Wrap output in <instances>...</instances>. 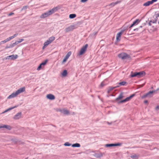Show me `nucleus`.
<instances>
[{"mask_svg":"<svg viewBox=\"0 0 159 159\" xmlns=\"http://www.w3.org/2000/svg\"><path fill=\"white\" fill-rule=\"evenodd\" d=\"M118 56L119 58L122 60L130 59V56L125 52H122L119 54Z\"/></svg>","mask_w":159,"mask_h":159,"instance_id":"2","label":"nucleus"},{"mask_svg":"<svg viewBox=\"0 0 159 159\" xmlns=\"http://www.w3.org/2000/svg\"><path fill=\"white\" fill-rule=\"evenodd\" d=\"M105 84H104V83L103 82H102L101 83L100 86L101 87H103Z\"/></svg>","mask_w":159,"mask_h":159,"instance_id":"40","label":"nucleus"},{"mask_svg":"<svg viewBox=\"0 0 159 159\" xmlns=\"http://www.w3.org/2000/svg\"><path fill=\"white\" fill-rule=\"evenodd\" d=\"M126 84V82H125V81L121 82H120L118 83V84L119 85H124Z\"/></svg>","mask_w":159,"mask_h":159,"instance_id":"33","label":"nucleus"},{"mask_svg":"<svg viewBox=\"0 0 159 159\" xmlns=\"http://www.w3.org/2000/svg\"><path fill=\"white\" fill-rule=\"evenodd\" d=\"M88 0H81V2H87Z\"/></svg>","mask_w":159,"mask_h":159,"instance_id":"41","label":"nucleus"},{"mask_svg":"<svg viewBox=\"0 0 159 159\" xmlns=\"http://www.w3.org/2000/svg\"><path fill=\"white\" fill-rule=\"evenodd\" d=\"M80 144L78 143H76L72 145V147H80Z\"/></svg>","mask_w":159,"mask_h":159,"instance_id":"24","label":"nucleus"},{"mask_svg":"<svg viewBox=\"0 0 159 159\" xmlns=\"http://www.w3.org/2000/svg\"><path fill=\"white\" fill-rule=\"evenodd\" d=\"M43 67V66L40 64V65H39V66L37 68V70H41V68Z\"/></svg>","mask_w":159,"mask_h":159,"instance_id":"36","label":"nucleus"},{"mask_svg":"<svg viewBox=\"0 0 159 159\" xmlns=\"http://www.w3.org/2000/svg\"><path fill=\"white\" fill-rule=\"evenodd\" d=\"M71 52L70 51L69 52H68L67 54L66 55L65 57H66V58H67L68 59L69 58V57L71 55Z\"/></svg>","mask_w":159,"mask_h":159,"instance_id":"30","label":"nucleus"},{"mask_svg":"<svg viewBox=\"0 0 159 159\" xmlns=\"http://www.w3.org/2000/svg\"><path fill=\"white\" fill-rule=\"evenodd\" d=\"M157 0H152L151 1H148L147 2L144 3L143 4V6H148L152 4L155 2H156Z\"/></svg>","mask_w":159,"mask_h":159,"instance_id":"7","label":"nucleus"},{"mask_svg":"<svg viewBox=\"0 0 159 159\" xmlns=\"http://www.w3.org/2000/svg\"><path fill=\"white\" fill-rule=\"evenodd\" d=\"M144 103H148V101L147 100H145L144 101Z\"/></svg>","mask_w":159,"mask_h":159,"instance_id":"49","label":"nucleus"},{"mask_svg":"<svg viewBox=\"0 0 159 159\" xmlns=\"http://www.w3.org/2000/svg\"><path fill=\"white\" fill-rule=\"evenodd\" d=\"M134 94H132V95H131L129 97H128L127 98H126L125 99L121 101L120 102V103L125 102H127V101H129L132 97H133L134 96Z\"/></svg>","mask_w":159,"mask_h":159,"instance_id":"10","label":"nucleus"},{"mask_svg":"<svg viewBox=\"0 0 159 159\" xmlns=\"http://www.w3.org/2000/svg\"><path fill=\"white\" fill-rule=\"evenodd\" d=\"M48 61V60H45L43 62H42L40 64L43 66H44L47 63Z\"/></svg>","mask_w":159,"mask_h":159,"instance_id":"29","label":"nucleus"},{"mask_svg":"<svg viewBox=\"0 0 159 159\" xmlns=\"http://www.w3.org/2000/svg\"><path fill=\"white\" fill-rule=\"evenodd\" d=\"M22 40H19V41H16L15 43H14L12 44L13 46H14L16 44H17L21 43Z\"/></svg>","mask_w":159,"mask_h":159,"instance_id":"31","label":"nucleus"},{"mask_svg":"<svg viewBox=\"0 0 159 159\" xmlns=\"http://www.w3.org/2000/svg\"><path fill=\"white\" fill-rule=\"evenodd\" d=\"M57 111H59L61 113L65 115H69L70 114V112L69 110L66 109L65 108H59L56 110Z\"/></svg>","mask_w":159,"mask_h":159,"instance_id":"3","label":"nucleus"},{"mask_svg":"<svg viewBox=\"0 0 159 159\" xmlns=\"http://www.w3.org/2000/svg\"><path fill=\"white\" fill-rule=\"evenodd\" d=\"M159 89H157V90H158Z\"/></svg>","mask_w":159,"mask_h":159,"instance_id":"51","label":"nucleus"},{"mask_svg":"<svg viewBox=\"0 0 159 159\" xmlns=\"http://www.w3.org/2000/svg\"><path fill=\"white\" fill-rule=\"evenodd\" d=\"M103 154L100 153L99 154L95 153L94 155V156L97 158H100L103 156Z\"/></svg>","mask_w":159,"mask_h":159,"instance_id":"21","label":"nucleus"},{"mask_svg":"<svg viewBox=\"0 0 159 159\" xmlns=\"http://www.w3.org/2000/svg\"><path fill=\"white\" fill-rule=\"evenodd\" d=\"M88 47V44H86L84 46H83L81 48L78 54V55L80 56L84 54L86 51Z\"/></svg>","mask_w":159,"mask_h":159,"instance_id":"5","label":"nucleus"},{"mask_svg":"<svg viewBox=\"0 0 159 159\" xmlns=\"http://www.w3.org/2000/svg\"><path fill=\"white\" fill-rule=\"evenodd\" d=\"M25 91V88L23 87L17 90L16 92H13L8 97V99H10L16 97L19 94L24 92Z\"/></svg>","mask_w":159,"mask_h":159,"instance_id":"1","label":"nucleus"},{"mask_svg":"<svg viewBox=\"0 0 159 159\" xmlns=\"http://www.w3.org/2000/svg\"><path fill=\"white\" fill-rule=\"evenodd\" d=\"M121 145V143H116V144H106L105 145V146L106 147H112L113 146H120Z\"/></svg>","mask_w":159,"mask_h":159,"instance_id":"11","label":"nucleus"},{"mask_svg":"<svg viewBox=\"0 0 159 159\" xmlns=\"http://www.w3.org/2000/svg\"><path fill=\"white\" fill-rule=\"evenodd\" d=\"M119 86H116L114 87H110L107 90V92L108 93H110L111 91H112L114 89L118 87Z\"/></svg>","mask_w":159,"mask_h":159,"instance_id":"19","label":"nucleus"},{"mask_svg":"<svg viewBox=\"0 0 159 159\" xmlns=\"http://www.w3.org/2000/svg\"><path fill=\"white\" fill-rule=\"evenodd\" d=\"M2 128H5L9 130H10L11 129V127L7 125H3Z\"/></svg>","mask_w":159,"mask_h":159,"instance_id":"22","label":"nucleus"},{"mask_svg":"<svg viewBox=\"0 0 159 159\" xmlns=\"http://www.w3.org/2000/svg\"><path fill=\"white\" fill-rule=\"evenodd\" d=\"M18 57V56L17 55H13L7 57H6L5 59L6 60H14L17 58Z\"/></svg>","mask_w":159,"mask_h":159,"instance_id":"6","label":"nucleus"},{"mask_svg":"<svg viewBox=\"0 0 159 159\" xmlns=\"http://www.w3.org/2000/svg\"><path fill=\"white\" fill-rule=\"evenodd\" d=\"M14 14V13L13 12L11 13L8 14V16H11Z\"/></svg>","mask_w":159,"mask_h":159,"instance_id":"42","label":"nucleus"},{"mask_svg":"<svg viewBox=\"0 0 159 159\" xmlns=\"http://www.w3.org/2000/svg\"><path fill=\"white\" fill-rule=\"evenodd\" d=\"M121 2V1H118L115 2H112V3H111V4H109V6H111V7H114V6H115L116 4Z\"/></svg>","mask_w":159,"mask_h":159,"instance_id":"18","label":"nucleus"},{"mask_svg":"<svg viewBox=\"0 0 159 159\" xmlns=\"http://www.w3.org/2000/svg\"><path fill=\"white\" fill-rule=\"evenodd\" d=\"M144 85V84H142V85H139V86H140V87H143Z\"/></svg>","mask_w":159,"mask_h":159,"instance_id":"46","label":"nucleus"},{"mask_svg":"<svg viewBox=\"0 0 159 159\" xmlns=\"http://www.w3.org/2000/svg\"><path fill=\"white\" fill-rule=\"evenodd\" d=\"M130 157L131 158H133L134 159H137L139 157V156L136 155H134L131 156H130Z\"/></svg>","mask_w":159,"mask_h":159,"instance_id":"28","label":"nucleus"},{"mask_svg":"<svg viewBox=\"0 0 159 159\" xmlns=\"http://www.w3.org/2000/svg\"><path fill=\"white\" fill-rule=\"evenodd\" d=\"M52 40H47L45 42L44 44V46L43 47V49L47 47L49 44L52 42Z\"/></svg>","mask_w":159,"mask_h":159,"instance_id":"14","label":"nucleus"},{"mask_svg":"<svg viewBox=\"0 0 159 159\" xmlns=\"http://www.w3.org/2000/svg\"><path fill=\"white\" fill-rule=\"evenodd\" d=\"M55 39V38L54 37H52L50 38V39L49 40H54Z\"/></svg>","mask_w":159,"mask_h":159,"instance_id":"43","label":"nucleus"},{"mask_svg":"<svg viewBox=\"0 0 159 159\" xmlns=\"http://www.w3.org/2000/svg\"><path fill=\"white\" fill-rule=\"evenodd\" d=\"M156 91L155 90L152 91H149L147 93L143 95L142 96V98H144L147 97H148V98H151L153 96V93H155L156 92Z\"/></svg>","mask_w":159,"mask_h":159,"instance_id":"4","label":"nucleus"},{"mask_svg":"<svg viewBox=\"0 0 159 159\" xmlns=\"http://www.w3.org/2000/svg\"><path fill=\"white\" fill-rule=\"evenodd\" d=\"M17 34H15L13 36L10 37L9 38V40H11L13 39L14 37H16L17 36Z\"/></svg>","mask_w":159,"mask_h":159,"instance_id":"35","label":"nucleus"},{"mask_svg":"<svg viewBox=\"0 0 159 159\" xmlns=\"http://www.w3.org/2000/svg\"><path fill=\"white\" fill-rule=\"evenodd\" d=\"M119 40H117L116 42H118Z\"/></svg>","mask_w":159,"mask_h":159,"instance_id":"50","label":"nucleus"},{"mask_svg":"<svg viewBox=\"0 0 159 159\" xmlns=\"http://www.w3.org/2000/svg\"><path fill=\"white\" fill-rule=\"evenodd\" d=\"M123 93H121L119 96L116 99V100H118L120 99L123 98Z\"/></svg>","mask_w":159,"mask_h":159,"instance_id":"25","label":"nucleus"},{"mask_svg":"<svg viewBox=\"0 0 159 159\" xmlns=\"http://www.w3.org/2000/svg\"><path fill=\"white\" fill-rule=\"evenodd\" d=\"M139 19H137L136 20L134 21L133 24L135 25L136 24H137L139 23Z\"/></svg>","mask_w":159,"mask_h":159,"instance_id":"32","label":"nucleus"},{"mask_svg":"<svg viewBox=\"0 0 159 159\" xmlns=\"http://www.w3.org/2000/svg\"><path fill=\"white\" fill-rule=\"evenodd\" d=\"M155 109L156 110H159V106H157V107H156L155 108Z\"/></svg>","mask_w":159,"mask_h":159,"instance_id":"45","label":"nucleus"},{"mask_svg":"<svg viewBox=\"0 0 159 159\" xmlns=\"http://www.w3.org/2000/svg\"><path fill=\"white\" fill-rule=\"evenodd\" d=\"M2 127H3V125H2V124L0 125V129L2 128Z\"/></svg>","mask_w":159,"mask_h":159,"instance_id":"47","label":"nucleus"},{"mask_svg":"<svg viewBox=\"0 0 159 159\" xmlns=\"http://www.w3.org/2000/svg\"><path fill=\"white\" fill-rule=\"evenodd\" d=\"M74 29V27L73 26H70L66 28L65 30L66 32H69V31L73 30Z\"/></svg>","mask_w":159,"mask_h":159,"instance_id":"15","label":"nucleus"},{"mask_svg":"<svg viewBox=\"0 0 159 159\" xmlns=\"http://www.w3.org/2000/svg\"><path fill=\"white\" fill-rule=\"evenodd\" d=\"M48 16H49V15L48 14V13L47 12H46L42 14L40 16V17L41 18H46V17H48Z\"/></svg>","mask_w":159,"mask_h":159,"instance_id":"17","label":"nucleus"},{"mask_svg":"<svg viewBox=\"0 0 159 159\" xmlns=\"http://www.w3.org/2000/svg\"><path fill=\"white\" fill-rule=\"evenodd\" d=\"M47 13H48V14L49 15V16H50V15H52L53 13H52V12L50 10H49V11H48V12H47Z\"/></svg>","mask_w":159,"mask_h":159,"instance_id":"37","label":"nucleus"},{"mask_svg":"<svg viewBox=\"0 0 159 159\" xmlns=\"http://www.w3.org/2000/svg\"><path fill=\"white\" fill-rule=\"evenodd\" d=\"M76 16V15L75 14H71L69 15V18H70L72 19L75 17Z\"/></svg>","mask_w":159,"mask_h":159,"instance_id":"27","label":"nucleus"},{"mask_svg":"<svg viewBox=\"0 0 159 159\" xmlns=\"http://www.w3.org/2000/svg\"><path fill=\"white\" fill-rule=\"evenodd\" d=\"M130 76L131 77H133L135 76L137 77V72H134V73L133 72H131Z\"/></svg>","mask_w":159,"mask_h":159,"instance_id":"26","label":"nucleus"},{"mask_svg":"<svg viewBox=\"0 0 159 159\" xmlns=\"http://www.w3.org/2000/svg\"><path fill=\"white\" fill-rule=\"evenodd\" d=\"M47 99L50 100H53L55 99V96L52 94H49L46 95Z\"/></svg>","mask_w":159,"mask_h":159,"instance_id":"12","label":"nucleus"},{"mask_svg":"<svg viewBox=\"0 0 159 159\" xmlns=\"http://www.w3.org/2000/svg\"><path fill=\"white\" fill-rule=\"evenodd\" d=\"M60 9V7H54L51 10H50L52 12V13L53 14L57 11L58 9Z\"/></svg>","mask_w":159,"mask_h":159,"instance_id":"16","label":"nucleus"},{"mask_svg":"<svg viewBox=\"0 0 159 159\" xmlns=\"http://www.w3.org/2000/svg\"><path fill=\"white\" fill-rule=\"evenodd\" d=\"M21 112H19L14 116L13 119L15 120H18L21 118Z\"/></svg>","mask_w":159,"mask_h":159,"instance_id":"8","label":"nucleus"},{"mask_svg":"<svg viewBox=\"0 0 159 159\" xmlns=\"http://www.w3.org/2000/svg\"><path fill=\"white\" fill-rule=\"evenodd\" d=\"M67 59H68V58H66V57H65V58L63 60V62L64 63L65 62H66V61H67Z\"/></svg>","mask_w":159,"mask_h":159,"instance_id":"38","label":"nucleus"},{"mask_svg":"<svg viewBox=\"0 0 159 159\" xmlns=\"http://www.w3.org/2000/svg\"><path fill=\"white\" fill-rule=\"evenodd\" d=\"M27 6H24V7H23L22 9V10H23V9H26L27 8Z\"/></svg>","mask_w":159,"mask_h":159,"instance_id":"44","label":"nucleus"},{"mask_svg":"<svg viewBox=\"0 0 159 159\" xmlns=\"http://www.w3.org/2000/svg\"><path fill=\"white\" fill-rule=\"evenodd\" d=\"M17 107V106H14V107H10V108L7 109V110H5L4 111L2 112V114H3V113H5L7 112V111H10V110H11L14 109V108H15L16 107Z\"/></svg>","mask_w":159,"mask_h":159,"instance_id":"20","label":"nucleus"},{"mask_svg":"<svg viewBox=\"0 0 159 159\" xmlns=\"http://www.w3.org/2000/svg\"><path fill=\"white\" fill-rule=\"evenodd\" d=\"M154 23V22H153L152 21H150L148 23V25H149V26H151V23Z\"/></svg>","mask_w":159,"mask_h":159,"instance_id":"39","label":"nucleus"},{"mask_svg":"<svg viewBox=\"0 0 159 159\" xmlns=\"http://www.w3.org/2000/svg\"><path fill=\"white\" fill-rule=\"evenodd\" d=\"M125 31V30H122L119 33H118L117 34L116 36V40H119L120 38V37L121 36V35Z\"/></svg>","mask_w":159,"mask_h":159,"instance_id":"9","label":"nucleus"},{"mask_svg":"<svg viewBox=\"0 0 159 159\" xmlns=\"http://www.w3.org/2000/svg\"><path fill=\"white\" fill-rule=\"evenodd\" d=\"M71 144L69 143L68 142H66L64 144L65 146H69L71 145Z\"/></svg>","mask_w":159,"mask_h":159,"instance_id":"34","label":"nucleus"},{"mask_svg":"<svg viewBox=\"0 0 159 159\" xmlns=\"http://www.w3.org/2000/svg\"><path fill=\"white\" fill-rule=\"evenodd\" d=\"M134 25L133 23L130 26V28H131Z\"/></svg>","mask_w":159,"mask_h":159,"instance_id":"48","label":"nucleus"},{"mask_svg":"<svg viewBox=\"0 0 159 159\" xmlns=\"http://www.w3.org/2000/svg\"><path fill=\"white\" fill-rule=\"evenodd\" d=\"M137 77L139 78L141 77L144 76L145 73L144 72L142 71L139 72H137Z\"/></svg>","mask_w":159,"mask_h":159,"instance_id":"13","label":"nucleus"},{"mask_svg":"<svg viewBox=\"0 0 159 159\" xmlns=\"http://www.w3.org/2000/svg\"><path fill=\"white\" fill-rule=\"evenodd\" d=\"M67 75V71L66 70H64L61 73V75L63 77H66Z\"/></svg>","mask_w":159,"mask_h":159,"instance_id":"23","label":"nucleus"}]
</instances>
